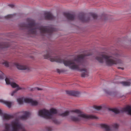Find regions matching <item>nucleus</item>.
Segmentation results:
<instances>
[{
	"mask_svg": "<svg viewBox=\"0 0 131 131\" xmlns=\"http://www.w3.org/2000/svg\"><path fill=\"white\" fill-rule=\"evenodd\" d=\"M9 46V43H0V48H7Z\"/></svg>",
	"mask_w": 131,
	"mask_h": 131,
	"instance_id": "obj_17",
	"label": "nucleus"
},
{
	"mask_svg": "<svg viewBox=\"0 0 131 131\" xmlns=\"http://www.w3.org/2000/svg\"><path fill=\"white\" fill-rule=\"evenodd\" d=\"M8 6L11 7V8H13L14 6V5L13 4H10L8 5Z\"/></svg>",
	"mask_w": 131,
	"mask_h": 131,
	"instance_id": "obj_33",
	"label": "nucleus"
},
{
	"mask_svg": "<svg viewBox=\"0 0 131 131\" xmlns=\"http://www.w3.org/2000/svg\"><path fill=\"white\" fill-rule=\"evenodd\" d=\"M121 112H127L129 115H131V107L127 106V107L122 108L121 110Z\"/></svg>",
	"mask_w": 131,
	"mask_h": 131,
	"instance_id": "obj_14",
	"label": "nucleus"
},
{
	"mask_svg": "<svg viewBox=\"0 0 131 131\" xmlns=\"http://www.w3.org/2000/svg\"><path fill=\"white\" fill-rule=\"evenodd\" d=\"M80 20L83 22H88L90 20V17H86L85 14L84 13L80 14L79 16Z\"/></svg>",
	"mask_w": 131,
	"mask_h": 131,
	"instance_id": "obj_8",
	"label": "nucleus"
},
{
	"mask_svg": "<svg viewBox=\"0 0 131 131\" xmlns=\"http://www.w3.org/2000/svg\"><path fill=\"white\" fill-rule=\"evenodd\" d=\"M66 92L67 94L69 95L75 96H78L80 94L79 92L73 91H67Z\"/></svg>",
	"mask_w": 131,
	"mask_h": 131,
	"instance_id": "obj_13",
	"label": "nucleus"
},
{
	"mask_svg": "<svg viewBox=\"0 0 131 131\" xmlns=\"http://www.w3.org/2000/svg\"><path fill=\"white\" fill-rule=\"evenodd\" d=\"M5 130H4L3 131H9L10 126L9 124L6 123L5 124Z\"/></svg>",
	"mask_w": 131,
	"mask_h": 131,
	"instance_id": "obj_19",
	"label": "nucleus"
},
{
	"mask_svg": "<svg viewBox=\"0 0 131 131\" xmlns=\"http://www.w3.org/2000/svg\"><path fill=\"white\" fill-rule=\"evenodd\" d=\"M94 108L95 109L99 110H100L102 108V107L100 106H94Z\"/></svg>",
	"mask_w": 131,
	"mask_h": 131,
	"instance_id": "obj_27",
	"label": "nucleus"
},
{
	"mask_svg": "<svg viewBox=\"0 0 131 131\" xmlns=\"http://www.w3.org/2000/svg\"><path fill=\"white\" fill-rule=\"evenodd\" d=\"M0 102L5 104L8 107H10L11 106V103L7 101H4L2 99H0Z\"/></svg>",
	"mask_w": 131,
	"mask_h": 131,
	"instance_id": "obj_16",
	"label": "nucleus"
},
{
	"mask_svg": "<svg viewBox=\"0 0 131 131\" xmlns=\"http://www.w3.org/2000/svg\"><path fill=\"white\" fill-rule=\"evenodd\" d=\"M118 69H122V70H123L124 69L123 68H120V67H118Z\"/></svg>",
	"mask_w": 131,
	"mask_h": 131,
	"instance_id": "obj_36",
	"label": "nucleus"
},
{
	"mask_svg": "<svg viewBox=\"0 0 131 131\" xmlns=\"http://www.w3.org/2000/svg\"><path fill=\"white\" fill-rule=\"evenodd\" d=\"M3 64H4L5 66L6 67H9V64L8 62L5 61L3 63Z\"/></svg>",
	"mask_w": 131,
	"mask_h": 131,
	"instance_id": "obj_28",
	"label": "nucleus"
},
{
	"mask_svg": "<svg viewBox=\"0 0 131 131\" xmlns=\"http://www.w3.org/2000/svg\"><path fill=\"white\" fill-rule=\"evenodd\" d=\"M71 112L78 114V116L77 117L74 116H71L70 117L71 119L73 121L76 122L79 121L81 120V118L85 119H97V117L94 115H87L79 110H71Z\"/></svg>",
	"mask_w": 131,
	"mask_h": 131,
	"instance_id": "obj_4",
	"label": "nucleus"
},
{
	"mask_svg": "<svg viewBox=\"0 0 131 131\" xmlns=\"http://www.w3.org/2000/svg\"><path fill=\"white\" fill-rule=\"evenodd\" d=\"M0 115L3 117V119L4 120H9L14 117L13 115H9L7 114L3 113L2 111L0 110Z\"/></svg>",
	"mask_w": 131,
	"mask_h": 131,
	"instance_id": "obj_9",
	"label": "nucleus"
},
{
	"mask_svg": "<svg viewBox=\"0 0 131 131\" xmlns=\"http://www.w3.org/2000/svg\"><path fill=\"white\" fill-rule=\"evenodd\" d=\"M53 121L54 123L56 124H59L60 123V122L55 119H53Z\"/></svg>",
	"mask_w": 131,
	"mask_h": 131,
	"instance_id": "obj_25",
	"label": "nucleus"
},
{
	"mask_svg": "<svg viewBox=\"0 0 131 131\" xmlns=\"http://www.w3.org/2000/svg\"><path fill=\"white\" fill-rule=\"evenodd\" d=\"M15 14L8 15L5 16V18L6 19H9L15 16Z\"/></svg>",
	"mask_w": 131,
	"mask_h": 131,
	"instance_id": "obj_24",
	"label": "nucleus"
},
{
	"mask_svg": "<svg viewBox=\"0 0 131 131\" xmlns=\"http://www.w3.org/2000/svg\"><path fill=\"white\" fill-rule=\"evenodd\" d=\"M45 19L49 20H53L54 18V17L50 12H46L45 14Z\"/></svg>",
	"mask_w": 131,
	"mask_h": 131,
	"instance_id": "obj_12",
	"label": "nucleus"
},
{
	"mask_svg": "<svg viewBox=\"0 0 131 131\" xmlns=\"http://www.w3.org/2000/svg\"><path fill=\"white\" fill-rule=\"evenodd\" d=\"M91 16H92L94 19H99L100 18V16H98L96 14L91 13L90 14Z\"/></svg>",
	"mask_w": 131,
	"mask_h": 131,
	"instance_id": "obj_20",
	"label": "nucleus"
},
{
	"mask_svg": "<svg viewBox=\"0 0 131 131\" xmlns=\"http://www.w3.org/2000/svg\"><path fill=\"white\" fill-rule=\"evenodd\" d=\"M70 112L68 111H66L61 113L60 115L62 116H65L68 115L69 114Z\"/></svg>",
	"mask_w": 131,
	"mask_h": 131,
	"instance_id": "obj_23",
	"label": "nucleus"
},
{
	"mask_svg": "<svg viewBox=\"0 0 131 131\" xmlns=\"http://www.w3.org/2000/svg\"><path fill=\"white\" fill-rule=\"evenodd\" d=\"M22 113L24 114L23 115L21 116L20 117V118L22 119H26L30 115L29 113L28 112L23 111Z\"/></svg>",
	"mask_w": 131,
	"mask_h": 131,
	"instance_id": "obj_15",
	"label": "nucleus"
},
{
	"mask_svg": "<svg viewBox=\"0 0 131 131\" xmlns=\"http://www.w3.org/2000/svg\"><path fill=\"white\" fill-rule=\"evenodd\" d=\"M57 72L59 73H60L61 72L60 70L59 69H57Z\"/></svg>",
	"mask_w": 131,
	"mask_h": 131,
	"instance_id": "obj_35",
	"label": "nucleus"
},
{
	"mask_svg": "<svg viewBox=\"0 0 131 131\" xmlns=\"http://www.w3.org/2000/svg\"><path fill=\"white\" fill-rule=\"evenodd\" d=\"M35 89H37L38 90H41V89L38 88H35L33 90H34Z\"/></svg>",
	"mask_w": 131,
	"mask_h": 131,
	"instance_id": "obj_32",
	"label": "nucleus"
},
{
	"mask_svg": "<svg viewBox=\"0 0 131 131\" xmlns=\"http://www.w3.org/2000/svg\"><path fill=\"white\" fill-rule=\"evenodd\" d=\"M6 83L7 84H10L13 88L16 87V89L13 91L11 93V95L13 96L19 90H21L22 88L18 86V85L14 82H12L11 81L10 79L8 78H6L5 79Z\"/></svg>",
	"mask_w": 131,
	"mask_h": 131,
	"instance_id": "obj_7",
	"label": "nucleus"
},
{
	"mask_svg": "<svg viewBox=\"0 0 131 131\" xmlns=\"http://www.w3.org/2000/svg\"><path fill=\"white\" fill-rule=\"evenodd\" d=\"M15 65L17 68L20 70H29V68L28 67L26 66L21 65L20 64L17 63H15Z\"/></svg>",
	"mask_w": 131,
	"mask_h": 131,
	"instance_id": "obj_10",
	"label": "nucleus"
},
{
	"mask_svg": "<svg viewBox=\"0 0 131 131\" xmlns=\"http://www.w3.org/2000/svg\"><path fill=\"white\" fill-rule=\"evenodd\" d=\"M46 129L47 131H51L52 130L51 128L50 127H46Z\"/></svg>",
	"mask_w": 131,
	"mask_h": 131,
	"instance_id": "obj_30",
	"label": "nucleus"
},
{
	"mask_svg": "<svg viewBox=\"0 0 131 131\" xmlns=\"http://www.w3.org/2000/svg\"><path fill=\"white\" fill-rule=\"evenodd\" d=\"M27 20L28 24L22 23L19 25V26L22 29H27L29 34H36L38 30L42 34L47 33L50 34L53 31L57 30L52 26H40L39 24L36 23L35 20L31 18H28Z\"/></svg>",
	"mask_w": 131,
	"mask_h": 131,
	"instance_id": "obj_2",
	"label": "nucleus"
},
{
	"mask_svg": "<svg viewBox=\"0 0 131 131\" xmlns=\"http://www.w3.org/2000/svg\"><path fill=\"white\" fill-rule=\"evenodd\" d=\"M109 111H112L114 112L115 114H118L120 112L116 108H110L109 109Z\"/></svg>",
	"mask_w": 131,
	"mask_h": 131,
	"instance_id": "obj_21",
	"label": "nucleus"
},
{
	"mask_svg": "<svg viewBox=\"0 0 131 131\" xmlns=\"http://www.w3.org/2000/svg\"><path fill=\"white\" fill-rule=\"evenodd\" d=\"M57 113V110L55 109H51L50 111L44 109L39 111L38 115L45 118L50 119L52 118L53 117V114Z\"/></svg>",
	"mask_w": 131,
	"mask_h": 131,
	"instance_id": "obj_5",
	"label": "nucleus"
},
{
	"mask_svg": "<svg viewBox=\"0 0 131 131\" xmlns=\"http://www.w3.org/2000/svg\"><path fill=\"white\" fill-rule=\"evenodd\" d=\"M64 16L69 20H72L75 18V15L73 14H69L68 13H63Z\"/></svg>",
	"mask_w": 131,
	"mask_h": 131,
	"instance_id": "obj_11",
	"label": "nucleus"
},
{
	"mask_svg": "<svg viewBox=\"0 0 131 131\" xmlns=\"http://www.w3.org/2000/svg\"><path fill=\"white\" fill-rule=\"evenodd\" d=\"M90 55V54H81L78 55L76 59L73 60H65L61 59L60 57L55 55L54 53L50 51L47 52V54H45L44 57L45 59H49L52 62L63 63L65 66H69L71 69L80 71L82 72L81 77H85L88 76V72L87 69L85 68L80 69L79 66L81 65H82L84 63L85 57Z\"/></svg>",
	"mask_w": 131,
	"mask_h": 131,
	"instance_id": "obj_1",
	"label": "nucleus"
},
{
	"mask_svg": "<svg viewBox=\"0 0 131 131\" xmlns=\"http://www.w3.org/2000/svg\"><path fill=\"white\" fill-rule=\"evenodd\" d=\"M105 92L107 93V94H108L109 95H111V92H109L108 91H105Z\"/></svg>",
	"mask_w": 131,
	"mask_h": 131,
	"instance_id": "obj_34",
	"label": "nucleus"
},
{
	"mask_svg": "<svg viewBox=\"0 0 131 131\" xmlns=\"http://www.w3.org/2000/svg\"><path fill=\"white\" fill-rule=\"evenodd\" d=\"M4 79L3 73L0 71V79Z\"/></svg>",
	"mask_w": 131,
	"mask_h": 131,
	"instance_id": "obj_29",
	"label": "nucleus"
},
{
	"mask_svg": "<svg viewBox=\"0 0 131 131\" xmlns=\"http://www.w3.org/2000/svg\"><path fill=\"white\" fill-rule=\"evenodd\" d=\"M121 83L124 86H129L131 84L130 83L128 82H122Z\"/></svg>",
	"mask_w": 131,
	"mask_h": 131,
	"instance_id": "obj_22",
	"label": "nucleus"
},
{
	"mask_svg": "<svg viewBox=\"0 0 131 131\" xmlns=\"http://www.w3.org/2000/svg\"><path fill=\"white\" fill-rule=\"evenodd\" d=\"M106 15H103L102 16L101 18L102 19H104V20H106Z\"/></svg>",
	"mask_w": 131,
	"mask_h": 131,
	"instance_id": "obj_31",
	"label": "nucleus"
},
{
	"mask_svg": "<svg viewBox=\"0 0 131 131\" xmlns=\"http://www.w3.org/2000/svg\"><path fill=\"white\" fill-rule=\"evenodd\" d=\"M17 101L20 104L23 103L24 102L26 103L31 104L32 105L35 106L38 104V102L36 101H34L31 99L28 98H25L24 97L19 98L17 99Z\"/></svg>",
	"mask_w": 131,
	"mask_h": 131,
	"instance_id": "obj_6",
	"label": "nucleus"
},
{
	"mask_svg": "<svg viewBox=\"0 0 131 131\" xmlns=\"http://www.w3.org/2000/svg\"><path fill=\"white\" fill-rule=\"evenodd\" d=\"M102 127L105 129L104 131H111L109 126L105 124H101V125Z\"/></svg>",
	"mask_w": 131,
	"mask_h": 131,
	"instance_id": "obj_18",
	"label": "nucleus"
},
{
	"mask_svg": "<svg viewBox=\"0 0 131 131\" xmlns=\"http://www.w3.org/2000/svg\"><path fill=\"white\" fill-rule=\"evenodd\" d=\"M112 126L113 128H115V129H117L118 128L119 125L117 124L116 123H115L113 124L112 125Z\"/></svg>",
	"mask_w": 131,
	"mask_h": 131,
	"instance_id": "obj_26",
	"label": "nucleus"
},
{
	"mask_svg": "<svg viewBox=\"0 0 131 131\" xmlns=\"http://www.w3.org/2000/svg\"><path fill=\"white\" fill-rule=\"evenodd\" d=\"M120 56V54L118 53L114 54L111 56H107L102 53L99 54L96 57V59L101 63H103L105 60L107 65L112 66L113 64L122 63V61L118 59Z\"/></svg>",
	"mask_w": 131,
	"mask_h": 131,
	"instance_id": "obj_3",
	"label": "nucleus"
}]
</instances>
